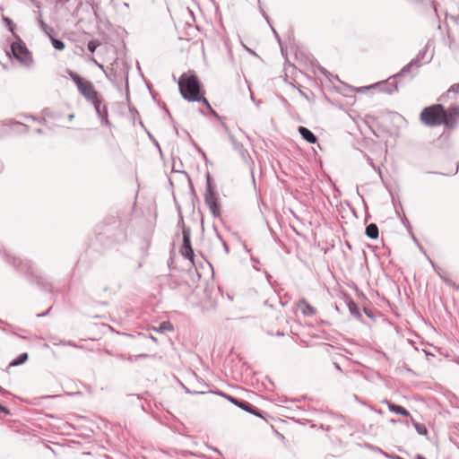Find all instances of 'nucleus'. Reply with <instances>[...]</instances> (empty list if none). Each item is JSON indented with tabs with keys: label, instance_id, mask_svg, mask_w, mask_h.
Segmentation results:
<instances>
[{
	"label": "nucleus",
	"instance_id": "1",
	"mask_svg": "<svg viewBox=\"0 0 459 459\" xmlns=\"http://www.w3.org/2000/svg\"><path fill=\"white\" fill-rule=\"evenodd\" d=\"M182 97L188 101H199L201 84L193 71L183 74L178 80Z\"/></svg>",
	"mask_w": 459,
	"mask_h": 459
},
{
	"label": "nucleus",
	"instance_id": "2",
	"mask_svg": "<svg viewBox=\"0 0 459 459\" xmlns=\"http://www.w3.org/2000/svg\"><path fill=\"white\" fill-rule=\"evenodd\" d=\"M445 117V108L441 104L427 107L420 113L421 122L428 126L443 125Z\"/></svg>",
	"mask_w": 459,
	"mask_h": 459
},
{
	"label": "nucleus",
	"instance_id": "3",
	"mask_svg": "<svg viewBox=\"0 0 459 459\" xmlns=\"http://www.w3.org/2000/svg\"><path fill=\"white\" fill-rule=\"evenodd\" d=\"M67 74H68L69 77L71 78V80L76 84L79 92L89 102L93 101L94 100L97 99V97H99L100 95L95 90L93 84L90 81L81 77L79 74H77L76 73H74L71 70H68Z\"/></svg>",
	"mask_w": 459,
	"mask_h": 459
},
{
	"label": "nucleus",
	"instance_id": "4",
	"mask_svg": "<svg viewBox=\"0 0 459 459\" xmlns=\"http://www.w3.org/2000/svg\"><path fill=\"white\" fill-rule=\"evenodd\" d=\"M17 40L11 44V51L15 59L26 67H30L33 62L31 54L18 37Z\"/></svg>",
	"mask_w": 459,
	"mask_h": 459
},
{
	"label": "nucleus",
	"instance_id": "5",
	"mask_svg": "<svg viewBox=\"0 0 459 459\" xmlns=\"http://www.w3.org/2000/svg\"><path fill=\"white\" fill-rule=\"evenodd\" d=\"M204 200L212 213L216 216L219 215V206L217 204L216 193L212 186V178L210 174H207L206 179V191L204 194Z\"/></svg>",
	"mask_w": 459,
	"mask_h": 459
},
{
	"label": "nucleus",
	"instance_id": "6",
	"mask_svg": "<svg viewBox=\"0 0 459 459\" xmlns=\"http://www.w3.org/2000/svg\"><path fill=\"white\" fill-rule=\"evenodd\" d=\"M183 235V245L180 249L181 255L193 262L194 251L191 246V230L188 227H184L182 230Z\"/></svg>",
	"mask_w": 459,
	"mask_h": 459
},
{
	"label": "nucleus",
	"instance_id": "7",
	"mask_svg": "<svg viewBox=\"0 0 459 459\" xmlns=\"http://www.w3.org/2000/svg\"><path fill=\"white\" fill-rule=\"evenodd\" d=\"M91 103L94 106L95 111L98 117L100 118L101 123L105 126L109 125V121L108 119V108L105 105L102 104V97L100 95L96 100L91 101Z\"/></svg>",
	"mask_w": 459,
	"mask_h": 459
},
{
	"label": "nucleus",
	"instance_id": "8",
	"mask_svg": "<svg viewBox=\"0 0 459 459\" xmlns=\"http://www.w3.org/2000/svg\"><path fill=\"white\" fill-rule=\"evenodd\" d=\"M4 256L9 264H13L14 267L18 268L22 272L32 273L31 265L29 261H22V259L15 256L11 257V255L8 253H5Z\"/></svg>",
	"mask_w": 459,
	"mask_h": 459
},
{
	"label": "nucleus",
	"instance_id": "9",
	"mask_svg": "<svg viewBox=\"0 0 459 459\" xmlns=\"http://www.w3.org/2000/svg\"><path fill=\"white\" fill-rule=\"evenodd\" d=\"M445 117L443 125H446L449 128L454 127L456 124V118L459 117V108H451L448 111L445 109Z\"/></svg>",
	"mask_w": 459,
	"mask_h": 459
},
{
	"label": "nucleus",
	"instance_id": "10",
	"mask_svg": "<svg viewBox=\"0 0 459 459\" xmlns=\"http://www.w3.org/2000/svg\"><path fill=\"white\" fill-rule=\"evenodd\" d=\"M428 48H429V43L426 44L424 48L422 50H420L417 56L412 59V60H417V63H416L417 67L421 65V62L429 63L431 61L433 55L432 54L429 56L427 55Z\"/></svg>",
	"mask_w": 459,
	"mask_h": 459
},
{
	"label": "nucleus",
	"instance_id": "11",
	"mask_svg": "<svg viewBox=\"0 0 459 459\" xmlns=\"http://www.w3.org/2000/svg\"><path fill=\"white\" fill-rule=\"evenodd\" d=\"M299 133L302 136L304 140H306L309 143H316L317 141V137L312 133L308 128L305 126L299 127Z\"/></svg>",
	"mask_w": 459,
	"mask_h": 459
},
{
	"label": "nucleus",
	"instance_id": "12",
	"mask_svg": "<svg viewBox=\"0 0 459 459\" xmlns=\"http://www.w3.org/2000/svg\"><path fill=\"white\" fill-rule=\"evenodd\" d=\"M237 406L257 417H263L261 411L255 409L251 403H249L247 401L240 400L238 403H237Z\"/></svg>",
	"mask_w": 459,
	"mask_h": 459
},
{
	"label": "nucleus",
	"instance_id": "13",
	"mask_svg": "<svg viewBox=\"0 0 459 459\" xmlns=\"http://www.w3.org/2000/svg\"><path fill=\"white\" fill-rule=\"evenodd\" d=\"M395 79H396L395 76L390 77L388 80V82L382 87L381 91H385L388 94H392L394 91H397V83H396Z\"/></svg>",
	"mask_w": 459,
	"mask_h": 459
},
{
	"label": "nucleus",
	"instance_id": "14",
	"mask_svg": "<svg viewBox=\"0 0 459 459\" xmlns=\"http://www.w3.org/2000/svg\"><path fill=\"white\" fill-rule=\"evenodd\" d=\"M365 234L371 239H376L378 238L379 230L378 227L375 223H370L366 227Z\"/></svg>",
	"mask_w": 459,
	"mask_h": 459
},
{
	"label": "nucleus",
	"instance_id": "15",
	"mask_svg": "<svg viewBox=\"0 0 459 459\" xmlns=\"http://www.w3.org/2000/svg\"><path fill=\"white\" fill-rule=\"evenodd\" d=\"M388 408H389V410L391 411H393V412H394L396 414H400V415H403V416H405V417L410 415V412L405 408H403V406L388 403Z\"/></svg>",
	"mask_w": 459,
	"mask_h": 459
},
{
	"label": "nucleus",
	"instance_id": "16",
	"mask_svg": "<svg viewBox=\"0 0 459 459\" xmlns=\"http://www.w3.org/2000/svg\"><path fill=\"white\" fill-rule=\"evenodd\" d=\"M28 358H29L28 353H26V352L21 353L16 359H13L10 362L9 366L10 367H17V366L22 365L28 360Z\"/></svg>",
	"mask_w": 459,
	"mask_h": 459
},
{
	"label": "nucleus",
	"instance_id": "17",
	"mask_svg": "<svg viewBox=\"0 0 459 459\" xmlns=\"http://www.w3.org/2000/svg\"><path fill=\"white\" fill-rule=\"evenodd\" d=\"M38 23H39L40 29L43 30V32L46 35L48 36V38L53 35V33H54L53 28H51L47 23H45V22L42 19L39 18L38 19Z\"/></svg>",
	"mask_w": 459,
	"mask_h": 459
},
{
	"label": "nucleus",
	"instance_id": "18",
	"mask_svg": "<svg viewBox=\"0 0 459 459\" xmlns=\"http://www.w3.org/2000/svg\"><path fill=\"white\" fill-rule=\"evenodd\" d=\"M300 304L304 306L303 314L307 316H313L316 314V309L309 305L305 299L300 300Z\"/></svg>",
	"mask_w": 459,
	"mask_h": 459
},
{
	"label": "nucleus",
	"instance_id": "19",
	"mask_svg": "<svg viewBox=\"0 0 459 459\" xmlns=\"http://www.w3.org/2000/svg\"><path fill=\"white\" fill-rule=\"evenodd\" d=\"M50 40H51V43L53 45V47L57 49V50H63L65 48V43L60 40V39H55L52 36L49 37Z\"/></svg>",
	"mask_w": 459,
	"mask_h": 459
},
{
	"label": "nucleus",
	"instance_id": "20",
	"mask_svg": "<svg viewBox=\"0 0 459 459\" xmlns=\"http://www.w3.org/2000/svg\"><path fill=\"white\" fill-rule=\"evenodd\" d=\"M414 428L418 434L426 435L428 433L427 428L424 424L419 422H413Z\"/></svg>",
	"mask_w": 459,
	"mask_h": 459
},
{
	"label": "nucleus",
	"instance_id": "21",
	"mask_svg": "<svg viewBox=\"0 0 459 459\" xmlns=\"http://www.w3.org/2000/svg\"><path fill=\"white\" fill-rule=\"evenodd\" d=\"M417 60H411L408 65L403 66V68L401 70L399 74L394 75L395 77L400 76L401 74H404L405 73H408L412 66H416Z\"/></svg>",
	"mask_w": 459,
	"mask_h": 459
},
{
	"label": "nucleus",
	"instance_id": "22",
	"mask_svg": "<svg viewBox=\"0 0 459 459\" xmlns=\"http://www.w3.org/2000/svg\"><path fill=\"white\" fill-rule=\"evenodd\" d=\"M100 46L99 41L97 40H91L88 45L87 48L91 53H94L96 48Z\"/></svg>",
	"mask_w": 459,
	"mask_h": 459
},
{
	"label": "nucleus",
	"instance_id": "23",
	"mask_svg": "<svg viewBox=\"0 0 459 459\" xmlns=\"http://www.w3.org/2000/svg\"><path fill=\"white\" fill-rule=\"evenodd\" d=\"M13 126L16 127L14 130L20 133L27 131V126L19 122H13Z\"/></svg>",
	"mask_w": 459,
	"mask_h": 459
},
{
	"label": "nucleus",
	"instance_id": "24",
	"mask_svg": "<svg viewBox=\"0 0 459 459\" xmlns=\"http://www.w3.org/2000/svg\"><path fill=\"white\" fill-rule=\"evenodd\" d=\"M231 142L234 145V148L236 150H238L241 153L242 156H244L246 151L244 150L243 145L240 144L239 143L236 142L232 137H231Z\"/></svg>",
	"mask_w": 459,
	"mask_h": 459
},
{
	"label": "nucleus",
	"instance_id": "25",
	"mask_svg": "<svg viewBox=\"0 0 459 459\" xmlns=\"http://www.w3.org/2000/svg\"><path fill=\"white\" fill-rule=\"evenodd\" d=\"M160 328L161 331H171L173 330V326L172 325L170 324V322L167 321V322H162L160 325Z\"/></svg>",
	"mask_w": 459,
	"mask_h": 459
},
{
	"label": "nucleus",
	"instance_id": "26",
	"mask_svg": "<svg viewBox=\"0 0 459 459\" xmlns=\"http://www.w3.org/2000/svg\"><path fill=\"white\" fill-rule=\"evenodd\" d=\"M199 102H202L204 105H205L212 112V114H214L216 117H218L217 113L212 108V107H211L210 103L208 102V100H206V98L200 96Z\"/></svg>",
	"mask_w": 459,
	"mask_h": 459
},
{
	"label": "nucleus",
	"instance_id": "27",
	"mask_svg": "<svg viewBox=\"0 0 459 459\" xmlns=\"http://www.w3.org/2000/svg\"><path fill=\"white\" fill-rule=\"evenodd\" d=\"M226 399H228L230 403H232L233 404H235L237 406V403H238V402L240 400L235 398V397H232L230 395H228V394H222Z\"/></svg>",
	"mask_w": 459,
	"mask_h": 459
},
{
	"label": "nucleus",
	"instance_id": "28",
	"mask_svg": "<svg viewBox=\"0 0 459 459\" xmlns=\"http://www.w3.org/2000/svg\"><path fill=\"white\" fill-rule=\"evenodd\" d=\"M349 308H350V311L351 314H354V313L359 314L358 307L354 302H351V304H349Z\"/></svg>",
	"mask_w": 459,
	"mask_h": 459
},
{
	"label": "nucleus",
	"instance_id": "29",
	"mask_svg": "<svg viewBox=\"0 0 459 459\" xmlns=\"http://www.w3.org/2000/svg\"><path fill=\"white\" fill-rule=\"evenodd\" d=\"M458 91H459V83L453 84L448 90V92H458Z\"/></svg>",
	"mask_w": 459,
	"mask_h": 459
},
{
	"label": "nucleus",
	"instance_id": "30",
	"mask_svg": "<svg viewBox=\"0 0 459 459\" xmlns=\"http://www.w3.org/2000/svg\"><path fill=\"white\" fill-rule=\"evenodd\" d=\"M4 20L8 24L9 30L11 31H13V23L12 20H10L9 18H4Z\"/></svg>",
	"mask_w": 459,
	"mask_h": 459
},
{
	"label": "nucleus",
	"instance_id": "31",
	"mask_svg": "<svg viewBox=\"0 0 459 459\" xmlns=\"http://www.w3.org/2000/svg\"><path fill=\"white\" fill-rule=\"evenodd\" d=\"M4 20L8 24L9 30L11 31H13V23L12 20H10L9 18H4Z\"/></svg>",
	"mask_w": 459,
	"mask_h": 459
},
{
	"label": "nucleus",
	"instance_id": "32",
	"mask_svg": "<svg viewBox=\"0 0 459 459\" xmlns=\"http://www.w3.org/2000/svg\"><path fill=\"white\" fill-rule=\"evenodd\" d=\"M0 411L4 414H10V410L3 405L0 404Z\"/></svg>",
	"mask_w": 459,
	"mask_h": 459
},
{
	"label": "nucleus",
	"instance_id": "33",
	"mask_svg": "<svg viewBox=\"0 0 459 459\" xmlns=\"http://www.w3.org/2000/svg\"><path fill=\"white\" fill-rule=\"evenodd\" d=\"M61 343H62L63 345H68V346H72V347H77V345H76L74 342H71V341H68V342H61Z\"/></svg>",
	"mask_w": 459,
	"mask_h": 459
},
{
	"label": "nucleus",
	"instance_id": "34",
	"mask_svg": "<svg viewBox=\"0 0 459 459\" xmlns=\"http://www.w3.org/2000/svg\"><path fill=\"white\" fill-rule=\"evenodd\" d=\"M127 360H128V361H130V362H135V361H137V360H138V359H137V356H136V355H135V356H129V357L127 358Z\"/></svg>",
	"mask_w": 459,
	"mask_h": 459
},
{
	"label": "nucleus",
	"instance_id": "35",
	"mask_svg": "<svg viewBox=\"0 0 459 459\" xmlns=\"http://www.w3.org/2000/svg\"><path fill=\"white\" fill-rule=\"evenodd\" d=\"M220 241L221 242V244H222V246H223V247H224V249H225L226 253H228V252H229V248H228L227 244H226L225 242H222V241H221V239H220Z\"/></svg>",
	"mask_w": 459,
	"mask_h": 459
},
{
	"label": "nucleus",
	"instance_id": "36",
	"mask_svg": "<svg viewBox=\"0 0 459 459\" xmlns=\"http://www.w3.org/2000/svg\"><path fill=\"white\" fill-rule=\"evenodd\" d=\"M49 311H50V308L47 312H45V313L38 314L37 316L38 317L45 316L48 315Z\"/></svg>",
	"mask_w": 459,
	"mask_h": 459
},
{
	"label": "nucleus",
	"instance_id": "37",
	"mask_svg": "<svg viewBox=\"0 0 459 459\" xmlns=\"http://www.w3.org/2000/svg\"><path fill=\"white\" fill-rule=\"evenodd\" d=\"M137 356V359H143V358H148L149 355L148 354H139V355H136Z\"/></svg>",
	"mask_w": 459,
	"mask_h": 459
},
{
	"label": "nucleus",
	"instance_id": "38",
	"mask_svg": "<svg viewBox=\"0 0 459 459\" xmlns=\"http://www.w3.org/2000/svg\"><path fill=\"white\" fill-rule=\"evenodd\" d=\"M82 1H80V0H79V1H78V3H77V6H76L75 10H74L73 13H74L76 12L77 8H78L79 6H81V5H82Z\"/></svg>",
	"mask_w": 459,
	"mask_h": 459
},
{
	"label": "nucleus",
	"instance_id": "39",
	"mask_svg": "<svg viewBox=\"0 0 459 459\" xmlns=\"http://www.w3.org/2000/svg\"><path fill=\"white\" fill-rule=\"evenodd\" d=\"M0 393L4 394H8L9 393L7 391H5L4 389H3L1 386H0Z\"/></svg>",
	"mask_w": 459,
	"mask_h": 459
},
{
	"label": "nucleus",
	"instance_id": "40",
	"mask_svg": "<svg viewBox=\"0 0 459 459\" xmlns=\"http://www.w3.org/2000/svg\"><path fill=\"white\" fill-rule=\"evenodd\" d=\"M34 4H35L38 8H39V7H40L39 3V2H37V1H34Z\"/></svg>",
	"mask_w": 459,
	"mask_h": 459
},
{
	"label": "nucleus",
	"instance_id": "41",
	"mask_svg": "<svg viewBox=\"0 0 459 459\" xmlns=\"http://www.w3.org/2000/svg\"><path fill=\"white\" fill-rule=\"evenodd\" d=\"M334 365H335L336 369H338V370H340V371L342 370V369H341V368H340V366H339L337 363H335Z\"/></svg>",
	"mask_w": 459,
	"mask_h": 459
},
{
	"label": "nucleus",
	"instance_id": "42",
	"mask_svg": "<svg viewBox=\"0 0 459 459\" xmlns=\"http://www.w3.org/2000/svg\"><path fill=\"white\" fill-rule=\"evenodd\" d=\"M117 358H119V359H125V357H124L123 355H121V354H120V355H117Z\"/></svg>",
	"mask_w": 459,
	"mask_h": 459
},
{
	"label": "nucleus",
	"instance_id": "43",
	"mask_svg": "<svg viewBox=\"0 0 459 459\" xmlns=\"http://www.w3.org/2000/svg\"><path fill=\"white\" fill-rule=\"evenodd\" d=\"M255 103L257 106H259V105H260V103H261V101H260V100H257V101L255 100Z\"/></svg>",
	"mask_w": 459,
	"mask_h": 459
},
{
	"label": "nucleus",
	"instance_id": "44",
	"mask_svg": "<svg viewBox=\"0 0 459 459\" xmlns=\"http://www.w3.org/2000/svg\"><path fill=\"white\" fill-rule=\"evenodd\" d=\"M403 223H405V222L409 223V222H408V220H407L406 218H404V219L403 220Z\"/></svg>",
	"mask_w": 459,
	"mask_h": 459
},
{
	"label": "nucleus",
	"instance_id": "45",
	"mask_svg": "<svg viewBox=\"0 0 459 459\" xmlns=\"http://www.w3.org/2000/svg\"><path fill=\"white\" fill-rule=\"evenodd\" d=\"M251 100H252V101L255 102V99L254 98L253 95H251Z\"/></svg>",
	"mask_w": 459,
	"mask_h": 459
},
{
	"label": "nucleus",
	"instance_id": "46",
	"mask_svg": "<svg viewBox=\"0 0 459 459\" xmlns=\"http://www.w3.org/2000/svg\"><path fill=\"white\" fill-rule=\"evenodd\" d=\"M417 459H426V458H424V457H422V456L419 455V456L417 457Z\"/></svg>",
	"mask_w": 459,
	"mask_h": 459
},
{
	"label": "nucleus",
	"instance_id": "47",
	"mask_svg": "<svg viewBox=\"0 0 459 459\" xmlns=\"http://www.w3.org/2000/svg\"><path fill=\"white\" fill-rule=\"evenodd\" d=\"M247 48V50L248 52L253 53V51H252L250 48Z\"/></svg>",
	"mask_w": 459,
	"mask_h": 459
},
{
	"label": "nucleus",
	"instance_id": "48",
	"mask_svg": "<svg viewBox=\"0 0 459 459\" xmlns=\"http://www.w3.org/2000/svg\"><path fill=\"white\" fill-rule=\"evenodd\" d=\"M74 117V115H70L69 118L72 119Z\"/></svg>",
	"mask_w": 459,
	"mask_h": 459
},
{
	"label": "nucleus",
	"instance_id": "49",
	"mask_svg": "<svg viewBox=\"0 0 459 459\" xmlns=\"http://www.w3.org/2000/svg\"><path fill=\"white\" fill-rule=\"evenodd\" d=\"M71 0H65V3H69Z\"/></svg>",
	"mask_w": 459,
	"mask_h": 459
}]
</instances>
